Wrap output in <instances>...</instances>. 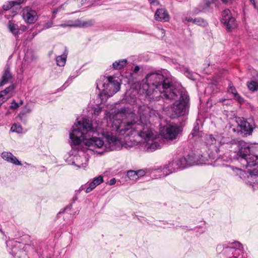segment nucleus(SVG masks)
I'll return each mask as SVG.
<instances>
[{"label": "nucleus", "mask_w": 258, "mask_h": 258, "mask_svg": "<svg viewBox=\"0 0 258 258\" xmlns=\"http://www.w3.org/2000/svg\"><path fill=\"white\" fill-rule=\"evenodd\" d=\"M140 91L145 93L151 101L162 98L164 102L174 101L166 110L171 118L184 117L189 112V97L181 87H176L160 71L147 74L145 82L140 86Z\"/></svg>", "instance_id": "obj_1"}, {"label": "nucleus", "mask_w": 258, "mask_h": 258, "mask_svg": "<svg viewBox=\"0 0 258 258\" xmlns=\"http://www.w3.org/2000/svg\"><path fill=\"white\" fill-rule=\"evenodd\" d=\"M136 109L140 118L135 113L132 115L133 119L126 123L123 122L120 119L113 118L111 120L112 130L125 136L147 138L151 133L148 127L151 109L144 104L135 106L134 111H136Z\"/></svg>", "instance_id": "obj_2"}, {"label": "nucleus", "mask_w": 258, "mask_h": 258, "mask_svg": "<svg viewBox=\"0 0 258 258\" xmlns=\"http://www.w3.org/2000/svg\"><path fill=\"white\" fill-rule=\"evenodd\" d=\"M92 128V122L86 118H83L82 120H77L75 123L69 134V142L73 150L84 152L86 148L82 145V142L90 150H94L96 148H100L105 145L104 141L100 138H86L85 134H87Z\"/></svg>", "instance_id": "obj_3"}, {"label": "nucleus", "mask_w": 258, "mask_h": 258, "mask_svg": "<svg viewBox=\"0 0 258 258\" xmlns=\"http://www.w3.org/2000/svg\"><path fill=\"white\" fill-rule=\"evenodd\" d=\"M97 89L99 90L100 98L104 96L110 97L117 92L120 88V84L116 77L101 76L96 82Z\"/></svg>", "instance_id": "obj_4"}, {"label": "nucleus", "mask_w": 258, "mask_h": 258, "mask_svg": "<svg viewBox=\"0 0 258 258\" xmlns=\"http://www.w3.org/2000/svg\"><path fill=\"white\" fill-rule=\"evenodd\" d=\"M255 125L252 118L243 119L240 121L236 128H233L232 131L237 132L238 136L242 137H246L251 135Z\"/></svg>", "instance_id": "obj_5"}, {"label": "nucleus", "mask_w": 258, "mask_h": 258, "mask_svg": "<svg viewBox=\"0 0 258 258\" xmlns=\"http://www.w3.org/2000/svg\"><path fill=\"white\" fill-rule=\"evenodd\" d=\"M220 21L228 31L235 28L237 26L235 18L229 9H225L222 12Z\"/></svg>", "instance_id": "obj_6"}, {"label": "nucleus", "mask_w": 258, "mask_h": 258, "mask_svg": "<svg viewBox=\"0 0 258 258\" xmlns=\"http://www.w3.org/2000/svg\"><path fill=\"white\" fill-rule=\"evenodd\" d=\"M148 118V127L149 130L151 131V133L149 136L147 138H141L142 139H144L146 141V143L145 144V149L146 151L148 152H152L155 151L156 150L161 149L162 147V143L159 142L157 140H154L151 139L153 133L150 127V122L149 121V118Z\"/></svg>", "instance_id": "obj_7"}, {"label": "nucleus", "mask_w": 258, "mask_h": 258, "mask_svg": "<svg viewBox=\"0 0 258 258\" xmlns=\"http://www.w3.org/2000/svg\"><path fill=\"white\" fill-rule=\"evenodd\" d=\"M199 155L191 153L188 154L186 157H182L181 158V162H182V166H184V169L188 167L204 163L205 160L202 159L203 157Z\"/></svg>", "instance_id": "obj_8"}, {"label": "nucleus", "mask_w": 258, "mask_h": 258, "mask_svg": "<svg viewBox=\"0 0 258 258\" xmlns=\"http://www.w3.org/2000/svg\"><path fill=\"white\" fill-rule=\"evenodd\" d=\"M258 156L256 155H250L249 154L246 157L242 159L241 161L242 162L245 168L247 169L248 172L251 175L256 176L258 175V171L255 169L253 170L249 169L254 166H255L258 164Z\"/></svg>", "instance_id": "obj_9"}, {"label": "nucleus", "mask_w": 258, "mask_h": 258, "mask_svg": "<svg viewBox=\"0 0 258 258\" xmlns=\"http://www.w3.org/2000/svg\"><path fill=\"white\" fill-rule=\"evenodd\" d=\"M103 136L106 139V143L104 145L105 151L117 150L120 148L119 141L115 136L110 135L109 133L103 134Z\"/></svg>", "instance_id": "obj_10"}, {"label": "nucleus", "mask_w": 258, "mask_h": 258, "mask_svg": "<svg viewBox=\"0 0 258 258\" xmlns=\"http://www.w3.org/2000/svg\"><path fill=\"white\" fill-rule=\"evenodd\" d=\"M22 16L25 22L29 24L35 23L38 18L36 11L30 7H27L23 10Z\"/></svg>", "instance_id": "obj_11"}, {"label": "nucleus", "mask_w": 258, "mask_h": 258, "mask_svg": "<svg viewBox=\"0 0 258 258\" xmlns=\"http://www.w3.org/2000/svg\"><path fill=\"white\" fill-rule=\"evenodd\" d=\"M235 145L237 146L238 151L237 155L238 156V159L241 160L249 155L250 148L247 143L242 140L238 141L237 140Z\"/></svg>", "instance_id": "obj_12"}, {"label": "nucleus", "mask_w": 258, "mask_h": 258, "mask_svg": "<svg viewBox=\"0 0 258 258\" xmlns=\"http://www.w3.org/2000/svg\"><path fill=\"white\" fill-rule=\"evenodd\" d=\"M165 60L168 62L171 65H173L176 69L180 70L181 72L184 73V74L189 79L192 80L194 79V74L190 72L187 68L180 65L174 59H171L168 57H165Z\"/></svg>", "instance_id": "obj_13"}, {"label": "nucleus", "mask_w": 258, "mask_h": 258, "mask_svg": "<svg viewBox=\"0 0 258 258\" xmlns=\"http://www.w3.org/2000/svg\"><path fill=\"white\" fill-rule=\"evenodd\" d=\"M181 131V128L178 125L176 124H169L166 127L164 137L170 140L175 139Z\"/></svg>", "instance_id": "obj_14"}, {"label": "nucleus", "mask_w": 258, "mask_h": 258, "mask_svg": "<svg viewBox=\"0 0 258 258\" xmlns=\"http://www.w3.org/2000/svg\"><path fill=\"white\" fill-rule=\"evenodd\" d=\"M13 79V75L10 71V66L7 63L5 67L3 73L0 80V87L8 84Z\"/></svg>", "instance_id": "obj_15"}, {"label": "nucleus", "mask_w": 258, "mask_h": 258, "mask_svg": "<svg viewBox=\"0 0 258 258\" xmlns=\"http://www.w3.org/2000/svg\"><path fill=\"white\" fill-rule=\"evenodd\" d=\"M209 138L211 140L212 144H213L214 142L216 143V141H218L221 145L224 144L235 145L237 141V139L224 137L218 136L217 139H215L212 135L209 136Z\"/></svg>", "instance_id": "obj_16"}, {"label": "nucleus", "mask_w": 258, "mask_h": 258, "mask_svg": "<svg viewBox=\"0 0 258 258\" xmlns=\"http://www.w3.org/2000/svg\"><path fill=\"white\" fill-rule=\"evenodd\" d=\"M2 158L8 162L12 163L15 165H22V163L12 153L3 152L1 154Z\"/></svg>", "instance_id": "obj_17"}, {"label": "nucleus", "mask_w": 258, "mask_h": 258, "mask_svg": "<svg viewBox=\"0 0 258 258\" xmlns=\"http://www.w3.org/2000/svg\"><path fill=\"white\" fill-rule=\"evenodd\" d=\"M154 17L156 21L161 22H167L169 20L168 12L163 9H157L155 13Z\"/></svg>", "instance_id": "obj_18"}, {"label": "nucleus", "mask_w": 258, "mask_h": 258, "mask_svg": "<svg viewBox=\"0 0 258 258\" xmlns=\"http://www.w3.org/2000/svg\"><path fill=\"white\" fill-rule=\"evenodd\" d=\"M137 105H139V104H134V107L133 108V110H132L128 106H123L121 107L120 109H118L116 111L117 114H121V115H126V114H130L131 117V120L133 119L132 115L135 113V114L138 116H140L139 114L137 112V109H136V111H134L135 106ZM140 118V117H139Z\"/></svg>", "instance_id": "obj_19"}, {"label": "nucleus", "mask_w": 258, "mask_h": 258, "mask_svg": "<svg viewBox=\"0 0 258 258\" xmlns=\"http://www.w3.org/2000/svg\"><path fill=\"white\" fill-rule=\"evenodd\" d=\"M103 182V178L102 175H99L94 178L93 180L88 183V186L86 188V193H89L93 190L97 185L100 184Z\"/></svg>", "instance_id": "obj_20"}, {"label": "nucleus", "mask_w": 258, "mask_h": 258, "mask_svg": "<svg viewBox=\"0 0 258 258\" xmlns=\"http://www.w3.org/2000/svg\"><path fill=\"white\" fill-rule=\"evenodd\" d=\"M68 55V50L67 47L64 46L62 54L56 56L55 57L56 64L59 67H64L66 63Z\"/></svg>", "instance_id": "obj_21"}, {"label": "nucleus", "mask_w": 258, "mask_h": 258, "mask_svg": "<svg viewBox=\"0 0 258 258\" xmlns=\"http://www.w3.org/2000/svg\"><path fill=\"white\" fill-rule=\"evenodd\" d=\"M212 4L210 3L209 1L205 2L200 3L198 7L195 10L194 13L196 14H198L200 12L206 13L209 11L211 5Z\"/></svg>", "instance_id": "obj_22"}, {"label": "nucleus", "mask_w": 258, "mask_h": 258, "mask_svg": "<svg viewBox=\"0 0 258 258\" xmlns=\"http://www.w3.org/2000/svg\"><path fill=\"white\" fill-rule=\"evenodd\" d=\"M200 127H199V123L197 121L194 123V128L192 130L191 133L189 134L188 136V139H196L197 138H199L201 136V133L199 131Z\"/></svg>", "instance_id": "obj_23"}, {"label": "nucleus", "mask_w": 258, "mask_h": 258, "mask_svg": "<svg viewBox=\"0 0 258 258\" xmlns=\"http://www.w3.org/2000/svg\"><path fill=\"white\" fill-rule=\"evenodd\" d=\"M126 59H121L115 61L112 63V68L115 70H119L124 68L127 64Z\"/></svg>", "instance_id": "obj_24"}, {"label": "nucleus", "mask_w": 258, "mask_h": 258, "mask_svg": "<svg viewBox=\"0 0 258 258\" xmlns=\"http://www.w3.org/2000/svg\"><path fill=\"white\" fill-rule=\"evenodd\" d=\"M15 89V87L14 85L13 84L7 87L5 89L0 91V99L3 100L5 99L6 101L8 99V97H6V96L10 93L13 92Z\"/></svg>", "instance_id": "obj_25"}, {"label": "nucleus", "mask_w": 258, "mask_h": 258, "mask_svg": "<svg viewBox=\"0 0 258 258\" xmlns=\"http://www.w3.org/2000/svg\"><path fill=\"white\" fill-rule=\"evenodd\" d=\"M94 23L93 20L82 21L79 19L75 21L76 27L87 28L92 26Z\"/></svg>", "instance_id": "obj_26"}, {"label": "nucleus", "mask_w": 258, "mask_h": 258, "mask_svg": "<svg viewBox=\"0 0 258 258\" xmlns=\"http://www.w3.org/2000/svg\"><path fill=\"white\" fill-rule=\"evenodd\" d=\"M215 151L217 154V156H214L213 154L211 153L209 154V158L212 159H216V161H224L225 160V156L221 155V154L219 155V153L220 152V147H217L216 146H214Z\"/></svg>", "instance_id": "obj_27"}, {"label": "nucleus", "mask_w": 258, "mask_h": 258, "mask_svg": "<svg viewBox=\"0 0 258 258\" xmlns=\"http://www.w3.org/2000/svg\"><path fill=\"white\" fill-rule=\"evenodd\" d=\"M8 28L10 31L15 36L19 33V26L17 24L9 21L8 23Z\"/></svg>", "instance_id": "obj_28"}, {"label": "nucleus", "mask_w": 258, "mask_h": 258, "mask_svg": "<svg viewBox=\"0 0 258 258\" xmlns=\"http://www.w3.org/2000/svg\"><path fill=\"white\" fill-rule=\"evenodd\" d=\"M174 163H172L171 162H169L168 164L165 165L163 168V174L165 176L168 175L170 173L177 172L175 168L173 166Z\"/></svg>", "instance_id": "obj_29"}, {"label": "nucleus", "mask_w": 258, "mask_h": 258, "mask_svg": "<svg viewBox=\"0 0 258 258\" xmlns=\"http://www.w3.org/2000/svg\"><path fill=\"white\" fill-rule=\"evenodd\" d=\"M248 89L251 92H254L258 90V82L251 80L247 82Z\"/></svg>", "instance_id": "obj_30"}, {"label": "nucleus", "mask_w": 258, "mask_h": 258, "mask_svg": "<svg viewBox=\"0 0 258 258\" xmlns=\"http://www.w3.org/2000/svg\"><path fill=\"white\" fill-rule=\"evenodd\" d=\"M31 111L32 108L30 107V106L26 105L20 111V113L19 114V116L20 118H22L27 114L30 113L31 112Z\"/></svg>", "instance_id": "obj_31"}, {"label": "nucleus", "mask_w": 258, "mask_h": 258, "mask_svg": "<svg viewBox=\"0 0 258 258\" xmlns=\"http://www.w3.org/2000/svg\"><path fill=\"white\" fill-rule=\"evenodd\" d=\"M181 158L176 161H171L172 163H174L173 166L174 168H175L176 170L177 171L179 169H184V166H182V162L181 161Z\"/></svg>", "instance_id": "obj_32"}, {"label": "nucleus", "mask_w": 258, "mask_h": 258, "mask_svg": "<svg viewBox=\"0 0 258 258\" xmlns=\"http://www.w3.org/2000/svg\"><path fill=\"white\" fill-rule=\"evenodd\" d=\"M72 208V205H68V206H67L65 208L63 209L62 210H61L57 214V216L56 217L57 218H59L61 217V215L62 214L63 215V217H68V215H69V213H67L66 212V211L68 210H71Z\"/></svg>", "instance_id": "obj_33"}, {"label": "nucleus", "mask_w": 258, "mask_h": 258, "mask_svg": "<svg viewBox=\"0 0 258 258\" xmlns=\"http://www.w3.org/2000/svg\"><path fill=\"white\" fill-rule=\"evenodd\" d=\"M193 23L203 27L206 26L208 25L207 21L201 18L194 19Z\"/></svg>", "instance_id": "obj_34"}, {"label": "nucleus", "mask_w": 258, "mask_h": 258, "mask_svg": "<svg viewBox=\"0 0 258 258\" xmlns=\"http://www.w3.org/2000/svg\"><path fill=\"white\" fill-rule=\"evenodd\" d=\"M235 246L233 247H225L226 249H228L229 251L233 252L235 248H236L238 250H241L243 248V245L241 243L239 242H236L234 243Z\"/></svg>", "instance_id": "obj_35"}, {"label": "nucleus", "mask_w": 258, "mask_h": 258, "mask_svg": "<svg viewBox=\"0 0 258 258\" xmlns=\"http://www.w3.org/2000/svg\"><path fill=\"white\" fill-rule=\"evenodd\" d=\"M73 82V79H71V77H69L67 81L65 82V83L63 84L62 86L57 89L55 93L64 90L67 87H68L70 84Z\"/></svg>", "instance_id": "obj_36"}, {"label": "nucleus", "mask_w": 258, "mask_h": 258, "mask_svg": "<svg viewBox=\"0 0 258 258\" xmlns=\"http://www.w3.org/2000/svg\"><path fill=\"white\" fill-rule=\"evenodd\" d=\"M11 130L13 132L20 134L22 132V127L20 125L15 123L12 125Z\"/></svg>", "instance_id": "obj_37"}, {"label": "nucleus", "mask_w": 258, "mask_h": 258, "mask_svg": "<svg viewBox=\"0 0 258 258\" xmlns=\"http://www.w3.org/2000/svg\"><path fill=\"white\" fill-rule=\"evenodd\" d=\"M127 176L131 180H137V173L135 170H129L126 173Z\"/></svg>", "instance_id": "obj_38"}, {"label": "nucleus", "mask_w": 258, "mask_h": 258, "mask_svg": "<svg viewBox=\"0 0 258 258\" xmlns=\"http://www.w3.org/2000/svg\"><path fill=\"white\" fill-rule=\"evenodd\" d=\"M59 26L63 28L65 27H76L75 25V21L74 22L73 21H68L67 23H62L60 25H59Z\"/></svg>", "instance_id": "obj_39"}, {"label": "nucleus", "mask_w": 258, "mask_h": 258, "mask_svg": "<svg viewBox=\"0 0 258 258\" xmlns=\"http://www.w3.org/2000/svg\"><path fill=\"white\" fill-rule=\"evenodd\" d=\"M228 92L229 93L232 94L233 96L238 93L235 87L231 84H230L229 85Z\"/></svg>", "instance_id": "obj_40"}, {"label": "nucleus", "mask_w": 258, "mask_h": 258, "mask_svg": "<svg viewBox=\"0 0 258 258\" xmlns=\"http://www.w3.org/2000/svg\"><path fill=\"white\" fill-rule=\"evenodd\" d=\"M233 98L236 101H237L238 103L240 104L243 103L244 102V98L242 97H241L238 93H237L235 95H233Z\"/></svg>", "instance_id": "obj_41"}, {"label": "nucleus", "mask_w": 258, "mask_h": 258, "mask_svg": "<svg viewBox=\"0 0 258 258\" xmlns=\"http://www.w3.org/2000/svg\"><path fill=\"white\" fill-rule=\"evenodd\" d=\"M14 6V4H13L12 1L9 2L7 4H5L3 6V8L5 11H8L12 8Z\"/></svg>", "instance_id": "obj_42"}, {"label": "nucleus", "mask_w": 258, "mask_h": 258, "mask_svg": "<svg viewBox=\"0 0 258 258\" xmlns=\"http://www.w3.org/2000/svg\"><path fill=\"white\" fill-rule=\"evenodd\" d=\"M53 25V22L52 20L47 21L43 25L42 30L47 29L51 28Z\"/></svg>", "instance_id": "obj_43"}, {"label": "nucleus", "mask_w": 258, "mask_h": 258, "mask_svg": "<svg viewBox=\"0 0 258 258\" xmlns=\"http://www.w3.org/2000/svg\"><path fill=\"white\" fill-rule=\"evenodd\" d=\"M136 172L137 173V179L142 176H143L145 175V170L143 169L138 170L137 171H136Z\"/></svg>", "instance_id": "obj_44"}, {"label": "nucleus", "mask_w": 258, "mask_h": 258, "mask_svg": "<svg viewBox=\"0 0 258 258\" xmlns=\"http://www.w3.org/2000/svg\"><path fill=\"white\" fill-rule=\"evenodd\" d=\"M13 4H14V6H20L21 4H24L26 0H13L12 1Z\"/></svg>", "instance_id": "obj_45"}, {"label": "nucleus", "mask_w": 258, "mask_h": 258, "mask_svg": "<svg viewBox=\"0 0 258 258\" xmlns=\"http://www.w3.org/2000/svg\"><path fill=\"white\" fill-rule=\"evenodd\" d=\"M19 107V104L16 102L15 100H13L12 102L10 108L12 109H16Z\"/></svg>", "instance_id": "obj_46"}, {"label": "nucleus", "mask_w": 258, "mask_h": 258, "mask_svg": "<svg viewBox=\"0 0 258 258\" xmlns=\"http://www.w3.org/2000/svg\"><path fill=\"white\" fill-rule=\"evenodd\" d=\"M101 111L102 107L99 106L94 108V114L95 115H98L101 113Z\"/></svg>", "instance_id": "obj_47"}, {"label": "nucleus", "mask_w": 258, "mask_h": 258, "mask_svg": "<svg viewBox=\"0 0 258 258\" xmlns=\"http://www.w3.org/2000/svg\"><path fill=\"white\" fill-rule=\"evenodd\" d=\"M253 81H255L256 82H258V72L254 71L253 72Z\"/></svg>", "instance_id": "obj_48"}, {"label": "nucleus", "mask_w": 258, "mask_h": 258, "mask_svg": "<svg viewBox=\"0 0 258 258\" xmlns=\"http://www.w3.org/2000/svg\"><path fill=\"white\" fill-rule=\"evenodd\" d=\"M228 100L224 98H220L219 99L218 102H221V103H223V104L224 105H228L229 103H228Z\"/></svg>", "instance_id": "obj_49"}, {"label": "nucleus", "mask_w": 258, "mask_h": 258, "mask_svg": "<svg viewBox=\"0 0 258 258\" xmlns=\"http://www.w3.org/2000/svg\"><path fill=\"white\" fill-rule=\"evenodd\" d=\"M58 11V9H54L53 10V11H52V19H54L55 18L56 15Z\"/></svg>", "instance_id": "obj_50"}, {"label": "nucleus", "mask_w": 258, "mask_h": 258, "mask_svg": "<svg viewBox=\"0 0 258 258\" xmlns=\"http://www.w3.org/2000/svg\"><path fill=\"white\" fill-rule=\"evenodd\" d=\"M88 183L82 185L80 187V188H79V190H81L82 191V190H84L85 189V191H86V188L88 187Z\"/></svg>", "instance_id": "obj_51"}, {"label": "nucleus", "mask_w": 258, "mask_h": 258, "mask_svg": "<svg viewBox=\"0 0 258 258\" xmlns=\"http://www.w3.org/2000/svg\"><path fill=\"white\" fill-rule=\"evenodd\" d=\"M194 19L192 18L191 17H185L184 18V21L194 23Z\"/></svg>", "instance_id": "obj_52"}, {"label": "nucleus", "mask_w": 258, "mask_h": 258, "mask_svg": "<svg viewBox=\"0 0 258 258\" xmlns=\"http://www.w3.org/2000/svg\"><path fill=\"white\" fill-rule=\"evenodd\" d=\"M116 183V179L114 178H111L109 184L111 185H114Z\"/></svg>", "instance_id": "obj_53"}, {"label": "nucleus", "mask_w": 258, "mask_h": 258, "mask_svg": "<svg viewBox=\"0 0 258 258\" xmlns=\"http://www.w3.org/2000/svg\"><path fill=\"white\" fill-rule=\"evenodd\" d=\"M151 4H159V2L157 0H148Z\"/></svg>", "instance_id": "obj_54"}, {"label": "nucleus", "mask_w": 258, "mask_h": 258, "mask_svg": "<svg viewBox=\"0 0 258 258\" xmlns=\"http://www.w3.org/2000/svg\"><path fill=\"white\" fill-rule=\"evenodd\" d=\"M140 68L139 67V66H136L135 68H134V72L135 73H137L139 70H140Z\"/></svg>", "instance_id": "obj_55"}, {"label": "nucleus", "mask_w": 258, "mask_h": 258, "mask_svg": "<svg viewBox=\"0 0 258 258\" xmlns=\"http://www.w3.org/2000/svg\"><path fill=\"white\" fill-rule=\"evenodd\" d=\"M77 200H78V195H75L73 198V202L74 203H75V201H77Z\"/></svg>", "instance_id": "obj_56"}, {"label": "nucleus", "mask_w": 258, "mask_h": 258, "mask_svg": "<svg viewBox=\"0 0 258 258\" xmlns=\"http://www.w3.org/2000/svg\"><path fill=\"white\" fill-rule=\"evenodd\" d=\"M180 227H182V229H184V230H193V229L192 228H190V229H186L187 227V226H181Z\"/></svg>", "instance_id": "obj_57"}, {"label": "nucleus", "mask_w": 258, "mask_h": 258, "mask_svg": "<svg viewBox=\"0 0 258 258\" xmlns=\"http://www.w3.org/2000/svg\"><path fill=\"white\" fill-rule=\"evenodd\" d=\"M204 1L207 2V0H204ZM208 1L213 4L216 1V0H208Z\"/></svg>", "instance_id": "obj_58"}, {"label": "nucleus", "mask_w": 258, "mask_h": 258, "mask_svg": "<svg viewBox=\"0 0 258 258\" xmlns=\"http://www.w3.org/2000/svg\"><path fill=\"white\" fill-rule=\"evenodd\" d=\"M71 164L74 165L75 166H77L78 167H81V166H79V165H78L76 164L74 161H72V163Z\"/></svg>", "instance_id": "obj_59"}, {"label": "nucleus", "mask_w": 258, "mask_h": 258, "mask_svg": "<svg viewBox=\"0 0 258 258\" xmlns=\"http://www.w3.org/2000/svg\"><path fill=\"white\" fill-rule=\"evenodd\" d=\"M5 102H6V100L5 99H4V100L0 99V106Z\"/></svg>", "instance_id": "obj_60"}, {"label": "nucleus", "mask_w": 258, "mask_h": 258, "mask_svg": "<svg viewBox=\"0 0 258 258\" xmlns=\"http://www.w3.org/2000/svg\"><path fill=\"white\" fill-rule=\"evenodd\" d=\"M81 190H79V189L78 190H76L75 191L76 192L75 195H78L81 192Z\"/></svg>", "instance_id": "obj_61"}, {"label": "nucleus", "mask_w": 258, "mask_h": 258, "mask_svg": "<svg viewBox=\"0 0 258 258\" xmlns=\"http://www.w3.org/2000/svg\"><path fill=\"white\" fill-rule=\"evenodd\" d=\"M63 6V5H62L60 6H59L58 8H57V9H58V11H59L62 8Z\"/></svg>", "instance_id": "obj_62"}, {"label": "nucleus", "mask_w": 258, "mask_h": 258, "mask_svg": "<svg viewBox=\"0 0 258 258\" xmlns=\"http://www.w3.org/2000/svg\"><path fill=\"white\" fill-rule=\"evenodd\" d=\"M23 101L22 100H21V101H20V103H19V106H20V105H22V104H23Z\"/></svg>", "instance_id": "obj_63"}, {"label": "nucleus", "mask_w": 258, "mask_h": 258, "mask_svg": "<svg viewBox=\"0 0 258 258\" xmlns=\"http://www.w3.org/2000/svg\"><path fill=\"white\" fill-rule=\"evenodd\" d=\"M69 77H71V79H73V80L75 78L76 76H70Z\"/></svg>", "instance_id": "obj_64"}]
</instances>
